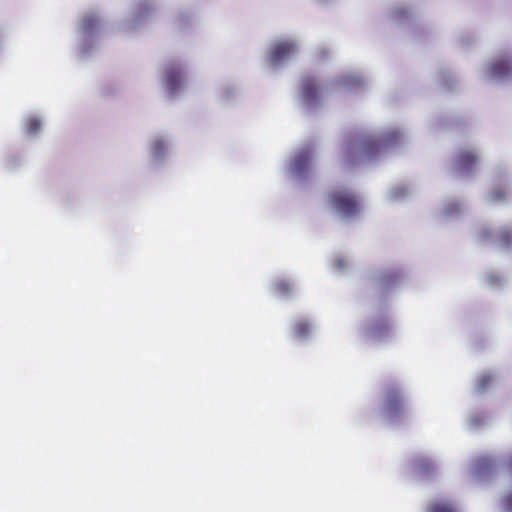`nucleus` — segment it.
<instances>
[{
    "label": "nucleus",
    "instance_id": "6ab92c4d",
    "mask_svg": "<svg viewBox=\"0 0 512 512\" xmlns=\"http://www.w3.org/2000/svg\"><path fill=\"white\" fill-rule=\"evenodd\" d=\"M400 134L398 132H392L390 133V135L388 136V140H392V138H395V139H398L400 138Z\"/></svg>",
    "mask_w": 512,
    "mask_h": 512
},
{
    "label": "nucleus",
    "instance_id": "423d86ee",
    "mask_svg": "<svg viewBox=\"0 0 512 512\" xmlns=\"http://www.w3.org/2000/svg\"><path fill=\"white\" fill-rule=\"evenodd\" d=\"M312 153L310 150H301L292 161V171L295 174H303L311 164Z\"/></svg>",
    "mask_w": 512,
    "mask_h": 512
},
{
    "label": "nucleus",
    "instance_id": "20e7f679",
    "mask_svg": "<svg viewBox=\"0 0 512 512\" xmlns=\"http://www.w3.org/2000/svg\"><path fill=\"white\" fill-rule=\"evenodd\" d=\"M297 51V45L292 41L276 43L270 51V61L274 64L287 60Z\"/></svg>",
    "mask_w": 512,
    "mask_h": 512
},
{
    "label": "nucleus",
    "instance_id": "1a4fd4ad",
    "mask_svg": "<svg viewBox=\"0 0 512 512\" xmlns=\"http://www.w3.org/2000/svg\"><path fill=\"white\" fill-rule=\"evenodd\" d=\"M477 162L478 157L472 152L462 151L457 158V167L461 172H469Z\"/></svg>",
    "mask_w": 512,
    "mask_h": 512
},
{
    "label": "nucleus",
    "instance_id": "7ed1b4c3",
    "mask_svg": "<svg viewBox=\"0 0 512 512\" xmlns=\"http://www.w3.org/2000/svg\"><path fill=\"white\" fill-rule=\"evenodd\" d=\"M405 400L401 390L395 386H389L384 391V411L391 417L396 418L404 413Z\"/></svg>",
    "mask_w": 512,
    "mask_h": 512
},
{
    "label": "nucleus",
    "instance_id": "f8f14e48",
    "mask_svg": "<svg viewBox=\"0 0 512 512\" xmlns=\"http://www.w3.org/2000/svg\"><path fill=\"white\" fill-rule=\"evenodd\" d=\"M41 128V121L37 117H30L25 122V130L29 135L36 134Z\"/></svg>",
    "mask_w": 512,
    "mask_h": 512
},
{
    "label": "nucleus",
    "instance_id": "6e6552de",
    "mask_svg": "<svg viewBox=\"0 0 512 512\" xmlns=\"http://www.w3.org/2000/svg\"><path fill=\"white\" fill-rule=\"evenodd\" d=\"M317 85L314 78L306 77L302 81V97L307 103H314L317 100Z\"/></svg>",
    "mask_w": 512,
    "mask_h": 512
},
{
    "label": "nucleus",
    "instance_id": "f257e3e1",
    "mask_svg": "<svg viewBox=\"0 0 512 512\" xmlns=\"http://www.w3.org/2000/svg\"><path fill=\"white\" fill-rule=\"evenodd\" d=\"M330 201L333 208L345 217L356 215L360 209L356 196L346 190L331 193Z\"/></svg>",
    "mask_w": 512,
    "mask_h": 512
},
{
    "label": "nucleus",
    "instance_id": "2eb2a0df",
    "mask_svg": "<svg viewBox=\"0 0 512 512\" xmlns=\"http://www.w3.org/2000/svg\"><path fill=\"white\" fill-rule=\"evenodd\" d=\"M498 239L503 246H509L512 243V231L509 229L501 230Z\"/></svg>",
    "mask_w": 512,
    "mask_h": 512
},
{
    "label": "nucleus",
    "instance_id": "f03ea898",
    "mask_svg": "<svg viewBox=\"0 0 512 512\" xmlns=\"http://www.w3.org/2000/svg\"><path fill=\"white\" fill-rule=\"evenodd\" d=\"M381 145L382 143L374 138H363L356 143H349L345 154L348 160H352L355 156L371 158L379 152Z\"/></svg>",
    "mask_w": 512,
    "mask_h": 512
},
{
    "label": "nucleus",
    "instance_id": "9b49d317",
    "mask_svg": "<svg viewBox=\"0 0 512 512\" xmlns=\"http://www.w3.org/2000/svg\"><path fill=\"white\" fill-rule=\"evenodd\" d=\"M294 333L298 338H305L310 333V324L307 321H298L294 325Z\"/></svg>",
    "mask_w": 512,
    "mask_h": 512
},
{
    "label": "nucleus",
    "instance_id": "9d476101",
    "mask_svg": "<svg viewBox=\"0 0 512 512\" xmlns=\"http://www.w3.org/2000/svg\"><path fill=\"white\" fill-rule=\"evenodd\" d=\"M428 512H458V510L452 502L440 499L429 504Z\"/></svg>",
    "mask_w": 512,
    "mask_h": 512
},
{
    "label": "nucleus",
    "instance_id": "ddd939ff",
    "mask_svg": "<svg viewBox=\"0 0 512 512\" xmlns=\"http://www.w3.org/2000/svg\"><path fill=\"white\" fill-rule=\"evenodd\" d=\"M493 382V377L491 374L484 373L480 375L476 382V388L479 392H483L487 389Z\"/></svg>",
    "mask_w": 512,
    "mask_h": 512
},
{
    "label": "nucleus",
    "instance_id": "dca6fc26",
    "mask_svg": "<svg viewBox=\"0 0 512 512\" xmlns=\"http://www.w3.org/2000/svg\"><path fill=\"white\" fill-rule=\"evenodd\" d=\"M97 25V18L93 15L88 16L83 21V29L85 31L92 30Z\"/></svg>",
    "mask_w": 512,
    "mask_h": 512
},
{
    "label": "nucleus",
    "instance_id": "4468645a",
    "mask_svg": "<svg viewBox=\"0 0 512 512\" xmlns=\"http://www.w3.org/2000/svg\"><path fill=\"white\" fill-rule=\"evenodd\" d=\"M275 291L280 295H288L292 291L290 283L286 280H279L275 284Z\"/></svg>",
    "mask_w": 512,
    "mask_h": 512
},
{
    "label": "nucleus",
    "instance_id": "f3484780",
    "mask_svg": "<svg viewBox=\"0 0 512 512\" xmlns=\"http://www.w3.org/2000/svg\"><path fill=\"white\" fill-rule=\"evenodd\" d=\"M491 196H492V199L494 201H498V200H501V199L505 198L506 197V193L502 189H497V190L493 191Z\"/></svg>",
    "mask_w": 512,
    "mask_h": 512
},
{
    "label": "nucleus",
    "instance_id": "0eeeda50",
    "mask_svg": "<svg viewBox=\"0 0 512 512\" xmlns=\"http://www.w3.org/2000/svg\"><path fill=\"white\" fill-rule=\"evenodd\" d=\"M490 69L494 77L504 78L512 73V64L508 58H500L492 63Z\"/></svg>",
    "mask_w": 512,
    "mask_h": 512
},
{
    "label": "nucleus",
    "instance_id": "39448f33",
    "mask_svg": "<svg viewBox=\"0 0 512 512\" xmlns=\"http://www.w3.org/2000/svg\"><path fill=\"white\" fill-rule=\"evenodd\" d=\"M181 70L175 65H169L165 70V85L170 92H175L181 85Z\"/></svg>",
    "mask_w": 512,
    "mask_h": 512
},
{
    "label": "nucleus",
    "instance_id": "aec40b11",
    "mask_svg": "<svg viewBox=\"0 0 512 512\" xmlns=\"http://www.w3.org/2000/svg\"><path fill=\"white\" fill-rule=\"evenodd\" d=\"M154 146H155V149H157V150L159 149L160 150L162 148L163 144L161 142H156L154 144Z\"/></svg>",
    "mask_w": 512,
    "mask_h": 512
},
{
    "label": "nucleus",
    "instance_id": "a211bd4d",
    "mask_svg": "<svg viewBox=\"0 0 512 512\" xmlns=\"http://www.w3.org/2000/svg\"><path fill=\"white\" fill-rule=\"evenodd\" d=\"M506 505L509 510H512V494L506 498Z\"/></svg>",
    "mask_w": 512,
    "mask_h": 512
}]
</instances>
